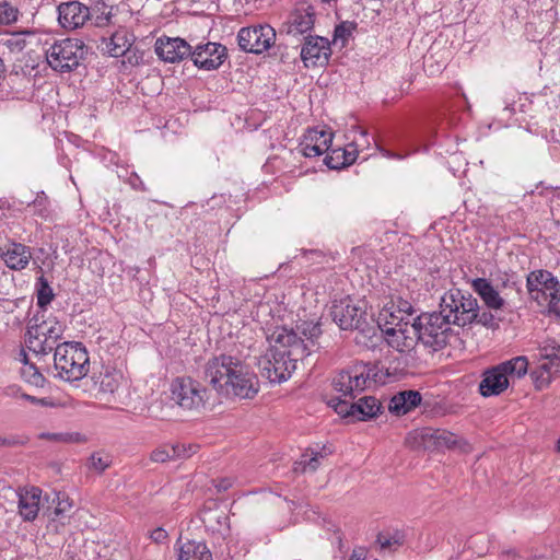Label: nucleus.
<instances>
[{"instance_id": "f257e3e1", "label": "nucleus", "mask_w": 560, "mask_h": 560, "mask_svg": "<svg viewBox=\"0 0 560 560\" xmlns=\"http://www.w3.org/2000/svg\"><path fill=\"white\" fill-rule=\"evenodd\" d=\"M376 364L354 363L338 372L331 380V386L340 396L331 398L329 406L342 417H352L366 420L377 415L381 409L380 401L373 396H364L357 402L352 400L364 389L381 381Z\"/></svg>"}, {"instance_id": "f03ea898", "label": "nucleus", "mask_w": 560, "mask_h": 560, "mask_svg": "<svg viewBox=\"0 0 560 560\" xmlns=\"http://www.w3.org/2000/svg\"><path fill=\"white\" fill-rule=\"evenodd\" d=\"M270 348L258 358L260 375L270 383L289 380L296 369V362L310 355V349L295 330L276 327L268 336Z\"/></svg>"}, {"instance_id": "7ed1b4c3", "label": "nucleus", "mask_w": 560, "mask_h": 560, "mask_svg": "<svg viewBox=\"0 0 560 560\" xmlns=\"http://www.w3.org/2000/svg\"><path fill=\"white\" fill-rule=\"evenodd\" d=\"M203 378L228 397L250 399L259 390L255 373L241 358L232 354L221 353L209 359L203 366Z\"/></svg>"}, {"instance_id": "20e7f679", "label": "nucleus", "mask_w": 560, "mask_h": 560, "mask_svg": "<svg viewBox=\"0 0 560 560\" xmlns=\"http://www.w3.org/2000/svg\"><path fill=\"white\" fill-rule=\"evenodd\" d=\"M54 363L57 376L67 382H74L88 374L90 359L81 343L62 342L56 347Z\"/></svg>"}, {"instance_id": "39448f33", "label": "nucleus", "mask_w": 560, "mask_h": 560, "mask_svg": "<svg viewBox=\"0 0 560 560\" xmlns=\"http://www.w3.org/2000/svg\"><path fill=\"white\" fill-rule=\"evenodd\" d=\"M419 342L438 351L445 347L452 331V323L442 308L440 312L423 313L415 319Z\"/></svg>"}, {"instance_id": "423d86ee", "label": "nucleus", "mask_w": 560, "mask_h": 560, "mask_svg": "<svg viewBox=\"0 0 560 560\" xmlns=\"http://www.w3.org/2000/svg\"><path fill=\"white\" fill-rule=\"evenodd\" d=\"M86 47L80 39L66 38L56 40L46 49L49 67L60 73L77 69L86 55Z\"/></svg>"}, {"instance_id": "0eeeda50", "label": "nucleus", "mask_w": 560, "mask_h": 560, "mask_svg": "<svg viewBox=\"0 0 560 560\" xmlns=\"http://www.w3.org/2000/svg\"><path fill=\"white\" fill-rule=\"evenodd\" d=\"M440 308L443 310L452 325L465 327L476 319L478 301L471 294H465L459 289H451L441 298Z\"/></svg>"}, {"instance_id": "6e6552de", "label": "nucleus", "mask_w": 560, "mask_h": 560, "mask_svg": "<svg viewBox=\"0 0 560 560\" xmlns=\"http://www.w3.org/2000/svg\"><path fill=\"white\" fill-rule=\"evenodd\" d=\"M172 399L184 410L200 412L209 400V390L190 376L176 377L171 384Z\"/></svg>"}, {"instance_id": "1a4fd4ad", "label": "nucleus", "mask_w": 560, "mask_h": 560, "mask_svg": "<svg viewBox=\"0 0 560 560\" xmlns=\"http://www.w3.org/2000/svg\"><path fill=\"white\" fill-rule=\"evenodd\" d=\"M241 50L260 55L267 51L276 42V31L268 24L242 27L237 33Z\"/></svg>"}, {"instance_id": "9d476101", "label": "nucleus", "mask_w": 560, "mask_h": 560, "mask_svg": "<svg viewBox=\"0 0 560 560\" xmlns=\"http://www.w3.org/2000/svg\"><path fill=\"white\" fill-rule=\"evenodd\" d=\"M330 316L339 328L343 330H364L368 325L365 310L349 298L334 301L330 307Z\"/></svg>"}, {"instance_id": "9b49d317", "label": "nucleus", "mask_w": 560, "mask_h": 560, "mask_svg": "<svg viewBox=\"0 0 560 560\" xmlns=\"http://www.w3.org/2000/svg\"><path fill=\"white\" fill-rule=\"evenodd\" d=\"M526 287L530 296L538 301L540 296L548 300L549 307H555L560 302V282L548 270H535L528 273Z\"/></svg>"}, {"instance_id": "f8f14e48", "label": "nucleus", "mask_w": 560, "mask_h": 560, "mask_svg": "<svg viewBox=\"0 0 560 560\" xmlns=\"http://www.w3.org/2000/svg\"><path fill=\"white\" fill-rule=\"evenodd\" d=\"M382 331L387 343L399 352L410 351L419 341L415 323H402L401 319L393 323L386 319Z\"/></svg>"}, {"instance_id": "ddd939ff", "label": "nucleus", "mask_w": 560, "mask_h": 560, "mask_svg": "<svg viewBox=\"0 0 560 560\" xmlns=\"http://www.w3.org/2000/svg\"><path fill=\"white\" fill-rule=\"evenodd\" d=\"M406 442L412 447L432 448H452L457 444V436L442 429L424 428L420 431L410 433Z\"/></svg>"}, {"instance_id": "4468645a", "label": "nucleus", "mask_w": 560, "mask_h": 560, "mask_svg": "<svg viewBox=\"0 0 560 560\" xmlns=\"http://www.w3.org/2000/svg\"><path fill=\"white\" fill-rule=\"evenodd\" d=\"M331 55L330 43L322 36L305 37L301 49V58L305 67H324Z\"/></svg>"}, {"instance_id": "2eb2a0df", "label": "nucleus", "mask_w": 560, "mask_h": 560, "mask_svg": "<svg viewBox=\"0 0 560 560\" xmlns=\"http://www.w3.org/2000/svg\"><path fill=\"white\" fill-rule=\"evenodd\" d=\"M189 57L198 68L214 70L223 63L226 48L219 43L208 42L197 45L194 50L190 49Z\"/></svg>"}, {"instance_id": "dca6fc26", "label": "nucleus", "mask_w": 560, "mask_h": 560, "mask_svg": "<svg viewBox=\"0 0 560 560\" xmlns=\"http://www.w3.org/2000/svg\"><path fill=\"white\" fill-rule=\"evenodd\" d=\"M155 54L165 62H179L190 56V45L180 37L163 36L156 39Z\"/></svg>"}, {"instance_id": "f3484780", "label": "nucleus", "mask_w": 560, "mask_h": 560, "mask_svg": "<svg viewBox=\"0 0 560 560\" xmlns=\"http://www.w3.org/2000/svg\"><path fill=\"white\" fill-rule=\"evenodd\" d=\"M90 15V8L79 1L63 2L58 5V21L66 30L82 27Z\"/></svg>"}, {"instance_id": "a211bd4d", "label": "nucleus", "mask_w": 560, "mask_h": 560, "mask_svg": "<svg viewBox=\"0 0 560 560\" xmlns=\"http://www.w3.org/2000/svg\"><path fill=\"white\" fill-rule=\"evenodd\" d=\"M332 133L317 128L308 129L304 140L300 143L301 152L306 158L319 156L329 152Z\"/></svg>"}, {"instance_id": "6ab92c4d", "label": "nucleus", "mask_w": 560, "mask_h": 560, "mask_svg": "<svg viewBox=\"0 0 560 560\" xmlns=\"http://www.w3.org/2000/svg\"><path fill=\"white\" fill-rule=\"evenodd\" d=\"M315 23L314 8L305 3L298 5L287 21V33L298 36L313 30Z\"/></svg>"}, {"instance_id": "aec40b11", "label": "nucleus", "mask_w": 560, "mask_h": 560, "mask_svg": "<svg viewBox=\"0 0 560 560\" xmlns=\"http://www.w3.org/2000/svg\"><path fill=\"white\" fill-rule=\"evenodd\" d=\"M135 40L132 34L126 28L120 27L110 37L102 38L101 50L110 57H122L130 49Z\"/></svg>"}, {"instance_id": "412c9836", "label": "nucleus", "mask_w": 560, "mask_h": 560, "mask_svg": "<svg viewBox=\"0 0 560 560\" xmlns=\"http://www.w3.org/2000/svg\"><path fill=\"white\" fill-rule=\"evenodd\" d=\"M0 256L5 265L13 270L24 269L32 258L30 247L16 242L0 247Z\"/></svg>"}, {"instance_id": "4be33fe9", "label": "nucleus", "mask_w": 560, "mask_h": 560, "mask_svg": "<svg viewBox=\"0 0 560 560\" xmlns=\"http://www.w3.org/2000/svg\"><path fill=\"white\" fill-rule=\"evenodd\" d=\"M509 387V378L500 370L499 364L483 372L479 392L485 397L498 396Z\"/></svg>"}, {"instance_id": "5701e85b", "label": "nucleus", "mask_w": 560, "mask_h": 560, "mask_svg": "<svg viewBox=\"0 0 560 560\" xmlns=\"http://www.w3.org/2000/svg\"><path fill=\"white\" fill-rule=\"evenodd\" d=\"M42 490L37 487L24 488L19 492V513L26 522L34 521L39 512Z\"/></svg>"}, {"instance_id": "b1692460", "label": "nucleus", "mask_w": 560, "mask_h": 560, "mask_svg": "<svg viewBox=\"0 0 560 560\" xmlns=\"http://www.w3.org/2000/svg\"><path fill=\"white\" fill-rule=\"evenodd\" d=\"M471 288L480 296L488 308L498 311L504 307L505 300L488 279H474Z\"/></svg>"}, {"instance_id": "393cba45", "label": "nucleus", "mask_w": 560, "mask_h": 560, "mask_svg": "<svg viewBox=\"0 0 560 560\" xmlns=\"http://www.w3.org/2000/svg\"><path fill=\"white\" fill-rule=\"evenodd\" d=\"M421 399V394L418 390H402L390 398L388 409L396 416H402L419 406Z\"/></svg>"}, {"instance_id": "a878e982", "label": "nucleus", "mask_w": 560, "mask_h": 560, "mask_svg": "<svg viewBox=\"0 0 560 560\" xmlns=\"http://www.w3.org/2000/svg\"><path fill=\"white\" fill-rule=\"evenodd\" d=\"M358 150L353 144L349 148H337L330 150L326 158L325 164L331 170H340L354 163Z\"/></svg>"}, {"instance_id": "bb28decb", "label": "nucleus", "mask_w": 560, "mask_h": 560, "mask_svg": "<svg viewBox=\"0 0 560 560\" xmlns=\"http://www.w3.org/2000/svg\"><path fill=\"white\" fill-rule=\"evenodd\" d=\"M558 376H560V371H556L553 366L542 361H538V365L530 372L534 387L537 390L548 388Z\"/></svg>"}, {"instance_id": "cd10ccee", "label": "nucleus", "mask_w": 560, "mask_h": 560, "mask_svg": "<svg viewBox=\"0 0 560 560\" xmlns=\"http://www.w3.org/2000/svg\"><path fill=\"white\" fill-rule=\"evenodd\" d=\"M537 351V361L547 362L556 371H560V342L555 339H546L539 343Z\"/></svg>"}, {"instance_id": "c85d7f7f", "label": "nucleus", "mask_w": 560, "mask_h": 560, "mask_svg": "<svg viewBox=\"0 0 560 560\" xmlns=\"http://www.w3.org/2000/svg\"><path fill=\"white\" fill-rule=\"evenodd\" d=\"M179 560H212V556L205 542L189 540L179 549Z\"/></svg>"}, {"instance_id": "c756f323", "label": "nucleus", "mask_w": 560, "mask_h": 560, "mask_svg": "<svg viewBox=\"0 0 560 560\" xmlns=\"http://www.w3.org/2000/svg\"><path fill=\"white\" fill-rule=\"evenodd\" d=\"M499 366L508 378L511 376L521 378L527 373L528 359L525 355H518L500 363Z\"/></svg>"}, {"instance_id": "7c9ffc66", "label": "nucleus", "mask_w": 560, "mask_h": 560, "mask_svg": "<svg viewBox=\"0 0 560 560\" xmlns=\"http://www.w3.org/2000/svg\"><path fill=\"white\" fill-rule=\"evenodd\" d=\"M33 331L48 339L49 343H58L63 334V325L57 320H48L33 327Z\"/></svg>"}, {"instance_id": "2f4dec72", "label": "nucleus", "mask_w": 560, "mask_h": 560, "mask_svg": "<svg viewBox=\"0 0 560 560\" xmlns=\"http://www.w3.org/2000/svg\"><path fill=\"white\" fill-rule=\"evenodd\" d=\"M28 338L26 340L27 348L36 354H47L52 350L56 352V347L59 343H49L48 339L43 338L39 332L33 331V327L27 330Z\"/></svg>"}, {"instance_id": "473e14b6", "label": "nucleus", "mask_w": 560, "mask_h": 560, "mask_svg": "<svg viewBox=\"0 0 560 560\" xmlns=\"http://www.w3.org/2000/svg\"><path fill=\"white\" fill-rule=\"evenodd\" d=\"M105 2H97L92 9H90V19L94 26L105 27L113 24V7H109Z\"/></svg>"}, {"instance_id": "72a5a7b5", "label": "nucleus", "mask_w": 560, "mask_h": 560, "mask_svg": "<svg viewBox=\"0 0 560 560\" xmlns=\"http://www.w3.org/2000/svg\"><path fill=\"white\" fill-rule=\"evenodd\" d=\"M324 457L325 456L323 455L322 452H306L301 456L300 460L295 462L294 470L301 472H314L320 465V459H323Z\"/></svg>"}, {"instance_id": "f704fd0d", "label": "nucleus", "mask_w": 560, "mask_h": 560, "mask_svg": "<svg viewBox=\"0 0 560 560\" xmlns=\"http://www.w3.org/2000/svg\"><path fill=\"white\" fill-rule=\"evenodd\" d=\"M39 439L66 444H78L86 441L85 436L79 432H43L39 434Z\"/></svg>"}, {"instance_id": "c9c22d12", "label": "nucleus", "mask_w": 560, "mask_h": 560, "mask_svg": "<svg viewBox=\"0 0 560 560\" xmlns=\"http://www.w3.org/2000/svg\"><path fill=\"white\" fill-rule=\"evenodd\" d=\"M100 392L104 394L115 393L120 384V375L116 372L105 371L98 376Z\"/></svg>"}, {"instance_id": "e433bc0d", "label": "nucleus", "mask_w": 560, "mask_h": 560, "mask_svg": "<svg viewBox=\"0 0 560 560\" xmlns=\"http://www.w3.org/2000/svg\"><path fill=\"white\" fill-rule=\"evenodd\" d=\"M23 355H24V362H25V364L21 371L23 378L27 383H30L36 387H43L45 384V381H46L44 375L38 371V369L34 364H28L26 362L25 353Z\"/></svg>"}, {"instance_id": "4c0bfd02", "label": "nucleus", "mask_w": 560, "mask_h": 560, "mask_svg": "<svg viewBox=\"0 0 560 560\" xmlns=\"http://www.w3.org/2000/svg\"><path fill=\"white\" fill-rule=\"evenodd\" d=\"M37 305L39 307L47 306L54 299L55 294L48 281L43 276L37 280Z\"/></svg>"}, {"instance_id": "58836bf2", "label": "nucleus", "mask_w": 560, "mask_h": 560, "mask_svg": "<svg viewBox=\"0 0 560 560\" xmlns=\"http://www.w3.org/2000/svg\"><path fill=\"white\" fill-rule=\"evenodd\" d=\"M296 330L298 337L302 338L304 342L305 340L313 342L322 334L320 327L317 324L308 322L298 325Z\"/></svg>"}, {"instance_id": "ea45409f", "label": "nucleus", "mask_w": 560, "mask_h": 560, "mask_svg": "<svg viewBox=\"0 0 560 560\" xmlns=\"http://www.w3.org/2000/svg\"><path fill=\"white\" fill-rule=\"evenodd\" d=\"M476 313L477 316L476 319H474V323L493 330L499 328L500 319L497 318L494 314H492L490 311H480V308L478 307Z\"/></svg>"}, {"instance_id": "a19ab883", "label": "nucleus", "mask_w": 560, "mask_h": 560, "mask_svg": "<svg viewBox=\"0 0 560 560\" xmlns=\"http://www.w3.org/2000/svg\"><path fill=\"white\" fill-rule=\"evenodd\" d=\"M48 198L44 192L37 194L36 198L32 202L34 214L48 219L50 217V210L48 205Z\"/></svg>"}, {"instance_id": "79ce46f5", "label": "nucleus", "mask_w": 560, "mask_h": 560, "mask_svg": "<svg viewBox=\"0 0 560 560\" xmlns=\"http://www.w3.org/2000/svg\"><path fill=\"white\" fill-rule=\"evenodd\" d=\"M72 502L66 494H57V506L54 509L51 513V520L56 521L66 516V514L71 510Z\"/></svg>"}, {"instance_id": "37998d69", "label": "nucleus", "mask_w": 560, "mask_h": 560, "mask_svg": "<svg viewBox=\"0 0 560 560\" xmlns=\"http://www.w3.org/2000/svg\"><path fill=\"white\" fill-rule=\"evenodd\" d=\"M19 10L8 2L0 4V24L9 25L18 21Z\"/></svg>"}, {"instance_id": "c03bdc74", "label": "nucleus", "mask_w": 560, "mask_h": 560, "mask_svg": "<svg viewBox=\"0 0 560 560\" xmlns=\"http://www.w3.org/2000/svg\"><path fill=\"white\" fill-rule=\"evenodd\" d=\"M170 447H171V453H172L173 459L189 458L198 450V445H194V444H189L187 446L184 444H176V445H172Z\"/></svg>"}, {"instance_id": "a18cd8bd", "label": "nucleus", "mask_w": 560, "mask_h": 560, "mask_svg": "<svg viewBox=\"0 0 560 560\" xmlns=\"http://www.w3.org/2000/svg\"><path fill=\"white\" fill-rule=\"evenodd\" d=\"M109 464L110 457L101 453H94L90 458L91 467L98 472H103Z\"/></svg>"}, {"instance_id": "49530a36", "label": "nucleus", "mask_w": 560, "mask_h": 560, "mask_svg": "<svg viewBox=\"0 0 560 560\" xmlns=\"http://www.w3.org/2000/svg\"><path fill=\"white\" fill-rule=\"evenodd\" d=\"M353 28V25L347 22H342L341 24L337 25L334 32V40L337 42L338 39H341L343 45L345 42L351 36Z\"/></svg>"}, {"instance_id": "de8ad7c7", "label": "nucleus", "mask_w": 560, "mask_h": 560, "mask_svg": "<svg viewBox=\"0 0 560 560\" xmlns=\"http://www.w3.org/2000/svg\"><path fill=\"white\" fill-rule=\"evenodd\" d=\"M386 319L388 322L397 323L399 319L402 320V323H407L405 320V316L402 314L396 315L392 308H384L378 316V326L381 329L383 328V325L386 323Z\"/></svg>"}, {"instance_id": "09e8293b", "label": "nucleus", "mask_w": 560, "mask_h": 560, "mask_svg": "<svg viewBox=\"0 0 560 560\" xmlns=\"http://www.w3.org/2000/svg\"><path fill=\"white\" fill-rule=\"evenodd\" d=\"M172 459H173V456H172L170 446L155 448L151 453V460L155 462V463H165V462L172 460Z\"/></svg>"}, {"instance_id": "8fccbe9b", "label": "nucleus", "mask_w": 560, "mask_h": 560, "mask_svg": "<svg viewBox=\"0 0 560 560\" xmlns=\"http://www.w3.org/2000/svg\"><path fill=\"white\" fill-rule=\"evenodd\" d=\"M28 442V438L24 435H11L0 438V446L14 447L25 445Z\"/></svg>"}, {"instance_id": "3c124183", "label": "nucleus", "mask_w": 560, "mask_h": 560, "mask_svg": "<svg viewBox=\"0 0 560 560\" xmlns=\"http://www.w3.org/2000/svg\"><path fill=\"white\" fill-rule=\"evenodd\" d=\"M376 541H377V544H380L382 549L389 548L393 545H401V542H402L401 539L397 535H395L393 537H386L383 534L377 535Z\"/></svg>"}, {"instance_id": "603ef678", "label": "nucleus", "mask_w": 560, "mask_h": 560, "mask_svg": "<svg viewBox=\"0 0 560 560\" xmlns=\"http://www.w3.org/2000/svg\"><path fill=\"white\" fill-rule=\"evenodd\" d=\"M151 538H152L153 541H155L158 544H161V542H164L166 540L167 533L163 528L159 527V528H155L151 533Z\"/></svg>"}, {"instance_id": "864d4df0", "label": "nucleus", "mask_w": 560, "mask_h": 560, "mask_svg": "<svg viewBox=\"0 0 560 560\" xmlns=\"http://www.w3.org/2000/svg\"><path fill=\"white\" fill-rule=\"evenodd\" d=\"M368 556V549L365 547H357L353 549L349 560H365Z\"/></svg>"}, {"instance_id": "5fc2aeb1", "label": "nucleus", "mask_w": 560, "mask_h": 560, "mask_svg": "<svg viewBox=\"0 0 560 560\" xmlns=\"http://www.w3.org/2000/svg\"><path fill=\"white\" fill-rule=\"evenodd\" d=\"M398 313L404 316H410L412 314V306L408 301H399Z\"/></svg>"}, {"instance_id": "6e6d98bb", "label": "nucleus", "mask_w": 560, "mask_h": 560, "mask_svg": "<svg viewBox=\"0 0 560 560\" xmlns=\"http://www.w3.org/2000/svg\"><path fill=\"white\" fill-rule=\"evenodd\" d=\"M232 483H233V481L231 478H223V479L218 480L214 483V487L218 489L219 492H221V491H226L228 489H230L232 487Z\"/></svg>"}, {"instance_id": "4d7b16f0", "label": "nucleus", "mask_w": 560, "mask_h": 560, "mask_svg": "<svg viewBox=\"0 0 560 560\" xmlns=\"http://www.w3.org/2000/svg\"><path fill=\"white\" fill-rule=\"evenodd\" d=\"M381 153L383 154V156H385L387 159L401 160L404 158L401 154L390 152L389 150H386V149H381Z\"/></svg>"}, {"instance_id": "13d9d810", "label": "nucleus", "mask_w": 560, "mask_h": 560, "mask_svg": "<svg viewBox=\"0 0 560 560\" xmlns=\"http://www.w3.org/2000/svg\"><path fill=\"white\" fill-rule=\"evenodd\" d=\"M22 397L33 404H37V402H40V404H44V399H37L31 395H27V394H23Z\"/></svg>"}, {"instance_id": "bf43d9fd", "label": "nucleus", "mask_w": 560, "mask_h": 560, "mask_svg": "<svg viewBox=\"0 0 560 560\" xmlns=\"http://www.w3.org/2000/svg\"><path fill=\"white\" fill-rule=\"evenodd\" d=\"M3 72V62H2V59L0 58V75L2 74Z\"/></svg>"}, {"instance_id": "052dcab7", "label": "nucleus", "mask_w": 560, "mask_h": 560, "mask_svg": "<svg viewBox=\"0 0 560 560\" xmlns=\"http://www.w3.org/2000/svg\"><path fill=\"white\" fill-rule=\"evenodd\" d=\"M557 451L560 453V436H559V440L557 442Z\"/></svg>"}, {"instance_id": "680f3d73", "label": "nucleus", "mask_w": 560, "mask_h": 560, "mask_svg": "<svg viewBox=\"0 0 560 560\" xmlns=\"http://www.w3.org/2000/svg\"><path fill=\"white\" fill-rule=\"evenodd\" d=\"M361 136H362V137H366V136H368V132H366V131H364V130H362V131H361Z\"/></svg>"}, {"instance_id": "e2e57ef3", "label": "nucleus", "mask_w": 560, "mask_h": 560, "mask_svg": "<svg viewBox=\"0 0 560 560\" xmlns=\"http://www.w3.org/2000/svg\"><path fill=\"white\" fill-rule=\"evenodd\" d=\"M506 553H509V555H510V553H513V555H514V553H515V551H514V550H508V551H506Z\"/></svg>"}]
</instances>
